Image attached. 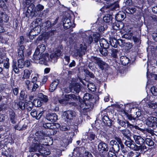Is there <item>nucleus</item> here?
I'll return each instance as SVG.
<instances>
[{"instance_id":"1","label":"nucleus","mask_w":157,"mask_h":157,"mask_svg":"<svg viewBox=\"0 0 157 157\" xmlns=\"http://www.w3.org/2000/svg\"><path fill=\"white\" fill-rule=\"evenodd\" d=\"M82 42L73 44L74 47L72 52L74 55L76 56H78L80 57L85 54L86 49V44H91L93 40L92 37L91 36H87L85 32L82 33Z\"/></svg>"},{"instance_id":"2","label":"nucleus","mask_w":157,"mask_h":157,"mask_svg":"<svg viewBox=\"0 0 157 157\" xmlns=\"http://www.w3.org/2000/svg\"><path fill=\"white\" fill-rule=\"evenodd\" d=\"M35 134L36 136L34 138L33 141V144L29 148V151H38L43 155H49L50 151L44 150L42 146L44 138V134L41 133V132H38Z\"/></svg>"},{"instance_id":"3","label":"nucleus","mask_w":157,"mask_h":157,"mask_svg":"<svg viewBox=\"0 0 157 157\" xmlns=\"http://www.w3.org/2000/svg\"><path fill=\"white\" fill-rule=\"evenodd\" d=\"M44 44H41L38 45L36 48L33 56V58L35 60H39V62L41 64L46 65L49 59V54L48 53L42 54L46 49Z\"/></svg>"},{"instance_id":"4","label":"nucleus","mask_w":157,"mask_h":157,"mask_svg":"<svg viewBox=\"0 0 157 157\" xmlns=\"http://www.w3.org/2000/svg\"><path fill=\"white\" fill-rule=\"evenodd\" d=\"M40 76L37 73L34 74H32L31 75V82L33 83L32 85L31 82L28 80H26L25 83L26 86L28 90L32 88V91H35L39 86L40 84Z\"/></svg>"},{"instance_id":"5","label":"nucleus","mask_w":157,"mask_h":157,"mask_svg":"<svg viewBox=\"0 0 157 157\" xmlns=\"http://www.w3.org/2000/svg\"><path fill=\"white\" fill-rule=\"evenodd\" d=\"M79 98V96H76L73 94H66L64 98L61 100H59L58 102L63 105H66L72 101H78Z\"/></svg>"},{"instance_id":"6","label":"nucleus","mask_w":157,"mask_h":157,"mask_svg":"<svg viewBox=\"0 0 157 157\" xmlns=\"http://www.w3.org/2000/svg\"><path fill=\"white\" fill-rule=\"evenodd\" d=\"M109 144L111 148H110L109 150L108 155L110 157H112V156L114 154V152H117L119 151L120 147L119 144H118L115 140H111Z\"/></svg>"},{"instance_id":"7","label":"nucleus","mask_w":157,"mask_h":157,"mask_svg":"<svg viewBox=\"0 0 157 157\" xmlns=\"http://www.w3.org/2000/svg\"><path fill=\"white\" fill-rule=\"evenodd\" d=\"M63 47L62 45H59L56 48L53 53H51L50 55V58L52 59H57L60 56L63 51Z\"/></svg>"},{"instance_id":"8","label":"nucleus","mask_w":157,"mask_h":157,"mask_svg":"<svg viewBox=\"0 0 157 157\" xmlns=\"http://www.w3.org/2000/svg\"><path fill=\"white\" fill-rule=\"evenodd\" d=\"M145 123L149 127H152L157 123V118L152 116H147Z\"/></svg>"},{"instance_id":"9","label":"nucleus","mask_w":157,"mask_h":157,"mask_svg":"<svg viewBox=\"0 0 157 157\" xmlns=\"http://www.w3.org/2000/svg\"><path fill=\"white\" fill-rule=\"evenodd\" d=\"M78 99V104L81 111L90 109L92 108V107L90 105V101H87V103H86L83 101H81L79 99Z\"/></svg>"},{"instance_id":"10","label":"nucleus","mask_w":157,"mask_h":157,"mask_svg":"<svg viewBox=\"0 0 157 157\" xmlns=\"http://www.w3.org/2000/svg\"><path fill=\"white\" fill-rule=\"evenodd\" d=\"M5 54L4 53H2L1 52V50H0V63H2L5 60L6 62V63H5L4 64V67L6 69L9 68V59L5 57Z\"/></svg>"},{"instance_id":"11","label":"nucleus","mask_w":157,"mask_h":157,"mask_svg":"<svg viewBox=\"0 0 157 157\" xmlns=\"http://www.w3.org/2000/svg\"><path fill=\"white\" fill-rule=\"evenodd\" d=\"M63 25L65 29H68L71 27H74L75 26V24H72L70 19L67 17L64 18L63 20Z\"/></svg>"},{"instance_id":"12","label":"nucleus","mask_w":157,"mask_h":157,"mask_svg":"<svg viewBox=\"0 0 157 157\" xmlns=\"http://www.w3.org/2000/svg\"><path fill=\"white\" fill-rule=\"evenodd\" d=\"M75 115V113L73 111L68 110L63 113V118L70 120Z\"/></svg>"},{"instance_id":"13","label":"nucleus","mask_w":157,"mask_h":157,"mask_svg":"<svg viewBox=\"0 0 157 157\" xmlns=\"http://www.w3.org/2000/svg\"><path fill=\"white\" fill-rule=\"evenodd\" d=\"M95 62L98 64L100 68L102 70L106 68L108 66V65L105 62L98 58H95Z\"/></svg>"},{"instance_id":"14","label":"nucleus","mask_w":157,"mask_h":157,"mask_svg":"<svg viewBox=\"0 0 157 157\" xmlns=\"http://www.w3.org/2000/svg\"><path fill=\"white\" fill-rule=\"evenodd\" d=\"M133 138L137 144L138 145L144 144L145 141L144 139L140 136L133 134Z\"/></svg>"},{"instance_id":"15","label":"nucleus","mask_w":157,"mask_h":157,"mask_svg":"<svg viewBox=\"0 0 157 157\" xmlns=\"http://www.w3.org/2000/svg\"><path fill=\"white\" fill-rule=\"evenodd\" d=\"M124 144L130 148L131 149L135 151L138 149V146L136 145L132 140L131 141H126Z\"/></svg>"},{"instance_id":"16","label":"nucleus","mask_w":157,"mask_h":157,"mask_svg":"<svg viewBox=\"0 0 157 157\" xmlns=\"http://www.w3.org/2000/svg\"><path fill=\"white\" fill-rule=\"evenodd\" d=\"M108 148L106 144L102 142L100 143L98 145V150L100 152L106 151H108Z\"/></svg>"},{"instance_id":"17","label":"nucleus","mask_w":157,"mask_h":157,"mask_svg":"<svg viewBox=\"0 0 157 157\" xmlns=\"http://www.w3.org/2000/svg\"><path fill=\"white\" fill-rule=\"evenodd\" d=\"M30 114L31 116L33 117H35L37 119H39L43 114V112L33 109L31 111Z\"/></svg>"},{"instance_id":"18","label":"nucleus","mask_w":157,"mask_h":157,"mask_svg":"<svg viewBox=\"0 0 157 157\" xmlns=\"http://www.w3.org/2000/svg\"><path fill=\"white\" fill-rule=\"evenodd\" d=\"M125 17V13L122 11H120L115 15V19L118 21H121Z\"/></svg>"},{"instance_id":"19","label":"nucleus","mask_w":157,"mask_h":157,"mask_svg":"<svg viewBox=\"0 0 157 157\" xmlns=\"http://www.w3.org/2000/svg\"><path fill=\"white\" fill-rule=\"evenodd\" d=\"M46 119L50 121L54 122L57 120V117L55 113H49L47 115Z\"/></svg>"},{"instance_id":"20","label":"nucleus","mask_w":157,"mask_h":157,"mask_svg":"<svg viewBox=\"0 0 157 157\" xmlns=\"http://www.w3.org/2000/svg\"><path fill=\"white\" fill-rule=\"evenodd\" d=\"M59 83V81L58 80L56 79L53 81L50 85V91L51 92L54 91L56 89Z\"/></svg>"},{"instance_id":"21","label":"nucleus","mask_w":157,"mask_h":157,"mask_svg":"<svg viewBox=\"0 0 157 157\" xmlns=\"http://www.w3.org/2000/svg\"><path fill=\"white\" fill-rule=\"evenodd\" d=\"M100 45L101 47L105 48H108L109 44L106 40L104 38L100 39L99 40Z\"/></svg>"},{"instance_id":"22","label":"nucleus","mask_w":157,"mask_h":157,"mask_svg":"<svg viewBox=\"0 0 157 157\" xmlns=\"http://www.w3.org/2000/svg\"><path fill=\"white\" fill-rule=\"evenodd\" d=\"M36 30L37 31L36 33H39L41 31L40 27L39 26H38L37 24L36 25V26L35 27H34L33 29H32L29 33V34L28 36H29V37L30 39H33L32 37H34V35H36V33L33 34V36H31V33H32V32H33V31H34L36 33L35 31Z\"/></svg>"},{"instance_id":"23","label":"nucleus","mask_w":157,"mask_h":157,"mask_svg":"<svg viewBox=\"0 0 157 157\" xmlns=\"http://www.w3.org/2000/svg\"><path fill=\"white\" fill-rule=\"evenodd\" d=\"M24 47L23 46H21L18 49V56L20 59H24Z\"/></svg>"},{"instance_id":"24","label":"nucleus","mask_w":157,"mask_h":157,"mask_svg":"<svg viewBox=\"0 0 157 157\" xmlns=\"http://www.w3.org/2000/svg\"><path fill=\"white\" fill-rule=\"evenodd\" d=\"M112 17L111 15L107 14L104 17L103 20L104 22L106 24L110 23L112 21Z\"/></svg>"},{"instance_id":"25","label":"nucleus","mask_w":157,"mask_h":157,"mask_svg":"<svg viewBox=\"0 0 157 157\" xmlns=\"http://www.w3.org/2000/svg\"><path fill=\"white\" fill-rule=\"evenodd\" d=\"M104 123L107 126H110L112 125V122L108 116H105L103 117Z\"/></svg>"},{"instance_id":"26","label":"nucleus","mask_w":157,"mask_h":157,"mask_svg":"<svg viewBox=\"0 0 157 157\" xmlns=\"http://www.w3.org/2000/svg\"><path fill=\"white\" fill-rule=\"evenodd\" d=\"M120 60L122 64L124 66L128 64L129 62V59L126 56H122L120 58Z\"/></svg>"},{"instance_id":"27","label":"nucleus","mask_w":157,"mask_h":157,"mask_svg":"<svg viewBox=\"0 0 157 157\" xmlns=\"http://www.w3.org/2000/svg\"><path fill=\"white\" fill-rule=\"evenodd\" d=\"M32 72L31 70L25 69L24 71V74L23 75V78H29Z\"/></svg>"},{"instance_id":"28","label":"nucleus","mask_w":157,"mask_h":157,"mask_svg":"<svg viewBox=\"0 0 157 157\" xmlns=\"http://www.w3.org/2000/svg\"><path fill=\"white\" fill-rule=\"evenodd\" d=\"M28 96L27 95H25V92L24 91H21L20 93L19 98L21 100H24L26 101H28Z\"/></svg>"},{"instance_id":"29","label":"nucleus","mask_w":157,"mask_h":157,"mask_svg":"<svg viewBox=\"0 0 157 157\" xmlns=\"http://www.w3.org/2000/svg\"><path fill=\"white\" fill-rule=\"evenodd\" d=\"M110 43L111 45L115 48H116L117 47V41L116 39L115 38L111 37L110 38Z\"/></svg>"},{"instance_id":"30","label":"nucleus","mask_w":157,"mask_h":157,"mask_svg":"<svg viewBox=\"0 0 157 157\" xmlns=\"http://www.w3.org/2000/svg\"><path fill=\"white\" fill-rule=\"evenodd\" d=\"M99 26L98 27V29L99 31L100 32H102L107 29V24H105L104 22L101 23L100 24H99Z\"/></svg>"},{"instance_id":"31","label":"nucleus","mask_w":157,"mask_h":157,"mask_svg":"<svg viewBox=\"0 0 157 157\" xmlns=\"http://www.w3.org/2000/svg\"><path fill=\"white\" fill-rule=\"evenodd\" d=\"M121 132L124 136L127 139H129L130 136L131 135V132L129 130L124 129Z\"/></svg>"},{"instance_id":"32","label":"nucleus","mask_w":157,"mask_h":157,"mask_svg":"<svg viewBox=\"0 0 157 157\" xmlns=\"http://www.w3.org/2000/svg\"><path fill=\"white\" fill-rule=\"evenodd\" d=\"M33 105L32 102L29 101L28 102H26L25 108L27 111H30L33 109Z\"/></svg>"},{"instance_id":"33","label":"nucleus","mask_w":157,"mask_h":157,"mask_svg":"<svg viewBox=\"0 0 157 157\" xmlns=\"http://www.w3.org/2000/svg\"><path fill=\"white\" fill-rule=\"evenodd\" d=\"M15 115V113L13 111L10 113V118L11 122L13 124L15 123L16 122Z\"/></svg>"},{"instance_id":"34","label":"nucleus","mask_w":157,"mask_h":157,"mask_svg":"<svg viewBox=\"0 0 157 157\" xmlns=\"http://www.w3.org/2000/svg\"><path fill=\"white\" fill-rule=\"evenodd\" d=\"M33 105L36 107H40L42 105L41 102L37 99H34L33 102H32Z\"/></svg>"},{"instance_id":"35","label":"nucleus","mask_w":157,"mask_h":157,"mask_svg":"<svg viewBox=\"0 0 157 157\" xmlns=\"http://www.w3.org/2000/svg\"><path fill=\"white\" fill-rule=\"evenodd\" d=\"M60 129L62 131H66L69 130L70 128L69 126L67 125L66 124L63 123L61 124Z\"/></svg>"},{"instance_id":"36","label":"nucleus","mask_w":157,"mask_h":157,"mask_svg":"<svg viewBox=\"0 0 157 157\" xmlns=\"http://www.w3.org/2000/svg\"><path fill=\"white\" fill-rule=\"evenodd\" d=\"M24 59L19 58L18 60V67L19 68H22L25 66V63L24 62Z\"/></svg>"},{"instance_id":"37","label":"nucleus","mask_w":157,"mask_h":157,"mask_svg":"<svg viewBox=\"0 0 157 157\" xmlns=\"http://www.w3.org/2000/svg\"><path fill=\"white\" fill-rule=\"evenodd\" d=\"M38 97L43 102H46L48 101V97L45 95H44L43 94L40 93L39 94Z\"/></svg>"},{"instance_id":"38","label":"nucleus","mask_w":157,"mask_h":157,"mask_svg":"<svg viewBox=\"0 0 157 157\" xmlns=\"http://www.w3.org/2000/svg\"><path fill=\"white\" fill-rule=\"evenodd\" d=\"M88 89L92 91H94L96 89V86L93 83H90L87 84Z\"/></svg>"},{"instance_id":"39","label":"nucleus","mask_w":157,"mask_h":157,"mask_svg":"<svg viewBox=\"0 0 157 157\" xmlns=\"http://www.w3.org/2000/svg\"><path fill=\"white\" fill-rule=\"evenodd\" d=\"M80 86L79 84H75L72 88V90H73L76 93H78L80 90Z\"/></svg>"},{"instance_id":"40","label":"nucleus","mask_w":157,"mask_h":157,"mask_svg":"<svg viewBox=\"0 0 157 157\" xmlns=\"http://www.w3.org/2000/svg\"><path fill=\"white\" fill-rule=\"evenodd\" d=\"M17 107L19 108L21 110H24L25 109L26 104L22 101L19 102L18 104H17Z\"/></svg>"},{"instance_id":"41","label":"nucleus","mask_w":157,"mask_h":157,"mask_svg":"<svg viewBox=\"0 0 157 157\" xmlns=\"http://www.w3.org/2000/svg\"><path fill=\"white\" fill-rule=\"evenodd\" d=\"M95 137V135L94 133L93 132H90L88 135V138L89 140L90 141H92L94 140Z\"/></svg>"},{"instance_id":"42","label":"nucleus","mask_w":157,"mask_h":157,"mask_svg":"<svg viewBox=\"0 0 157 157\" xmlns=\"http://www.w3.org/2000/svg\"><path fill=\"white\" fill-rule=\"evenodd\" d=\"M145 142L146 144L149 146H153L154 144L153 141L151 139L149 138H146L145 139Z\"/></svg>"},{"instance_id":"43","label":"nucleus","mask_w":157,"mask_h":157,"mask_svg":"<svg viewBox=\"0 0 157 157\" xmlns=\"http://www.w3.org/2000/svg\"><path fill=\"white\" fill-rule=\"evenodd\" d=\"M148 105L149 108L154 110L157 108V103L150 102L148 104Z\"/></svg>"},{"instance_id":"44","label":"nucleus","mask_w":157,"mask_h":157,"mask_svg":"<svg viewBox=\"0 0 157 157\" xmlns=\"http://www.w3.org/2000/svg\"><path fill=\"white\" fill-rule=\"evenodd\" d=\"M112 56L114 58H117V53H118L117 50L115 49H113L111 50Z\"/></svg>"},{"instance_id":"45","label":"nucleus","mask_w":157,"mask_h":157,"mask_svg":"<svg viewBox=\"0 0 157 157\" xmlns=\"http://www.w3.org/2000/svg\"><path fill=\"white\" fill-rule=\"evenodd\" d=\"M107 48H101L100 49V53L104 56H105L107 55L108 51L107 50Z\"/></svg>"},{"instance_id":"46","label":"nucleus","mask_w":157,"mask_h":157,"mask_svg":"<svg viewBox=\"0 0 157 157\" xmlns=\"http://www.w3.org/2000/svg\"><path fill=\"white\" fill-rule=\"evenodd\" d=\"M124 113L127 118L130 120H135L136 119L135 117H133L132 115L129 114L125 111H124Z\"/></svg>"},{"instance_id":"47","label":"nucleus","mask_w":157,"mask_h":157,"mask_svg":"<svg viewBox=\"0 0 157 157\" xmlns=\"http://www.w3.org/2000/svg\"><path fill=\"white\" fill-rule=\"evenodd\" d=\"M127 124V125L128 127H129L131 128V129L134 128L135 129H138V130H140V128L138 127V126L136 125L134 126L132 124H130L129 122L128 121L126 122Z\"/></svg>"},{"instance_id":"48","label":"nucleus","mask_w":157,"mask_h":157,"mask_svg":"<svg viewBox=\"0 0 157 157\" xmlns=\"http://www.w3.org/2000/svg\"><path fill=\"white\" fill-rule=\"evenodd\" d=\"M13 70L14 72L16 73H18L19 72V69L17 68V63L16 62H13V64L12 66Z\"/></svg>"},{"instance_id":"49","label":"nucleus","mask_w":157,"mask_h":157,"mask_svg":"<svg viewBox=\"0 0 157 157\" xmlns=\"http://www.w3.org/2000/svg\"><path fill=\"white\" fill-rule=\"evenodd\" d=\"M151 92L155 96H157V88L155 86L152 87L151 88Z\"/></svg>"},{"instance_id":"50","label":"nucleus","mask_w":157,"mask_h":157,"mask_svg":"<svg viewBox=\"0 0 157 157\" xmlns=\"http://www.w3.org/2000/svg\"><path fill=\"white\" fill-rule=\"evenodd\" d=\"M7 153H5V155L6 156H10L11 157L13 154V150L11 149H8L6 151Z\"/></svg>"},{"instance_id":"51","label":"nucleus","mask_w":157,"mask_h":157,"mask_svg":"<svg viewBox=\"0 0 157 157\" xmlns=\"http://www.w3.org/2000/svg\"><path fill=\"white\" fill-rule=\"evenodd\" d=\"M91 96L88 93L85 94L83 97V99L85 100H88L91 98Z\"/></svg>"},{"instance_id":"52","label":"nucleus","mask_w":157,"mask_h":157,"mask_svg":"<svg viewBox=\"0 0 157 157\" xmlns=\"http://www.w3.org/2000/svg\"><path fill=\"white\" fill-rule=\"evenodd\" d=\"M143 145L144 144L140 145V146H138V149L137 150H136V151H138L139 150H141L143 151H145V150L146 151L147 150V147L145 145Z\"/></svg>"},{"instance_id":"53","label":"nucleus","mask_w":157,"mask_h":157,"mask_svg":"<svg viewBox=\"0 0 157 157\" xmlns=\"http://www.w3.org/2000/svg\"><path fill=\"white\" fill-rule=\"evenodd\" d=\"M119 5L117 3H115L111 6L110 7V9L112 10H118L119 8Z\"/></svg>"},{"instance_id":"54","label":"nucleus","mask_w":157,"mask_h":157,"mask_svg":"<svg viewBox=\"0 0 157 157\" xmlns=\"http://www.w3.org/2000/svg\"><path fill=\"white\" fill-rule=\"evenodd\" d=\"M53 124L52 123H47L43 124V127L47 128L52 129V124Z\"/></svg>"},{"instance_id":"55","label":"nucleus","mask_w":157,"mask_h":157,"mask_svg":"<svg viewBox=\"0 0 157 157\" xmlns=\"http://www.w3.org/2000/svg\"><path fill=\"white\" fill-rule=\"evenodd\" d=\"M123 106L122 105H115V107L116 109L119 111H121L123 109L122 106Z\"/></svg>"},{"instance_id":"56","label":"nucleus","mask_w":157,"mask_h":157,"mask_svg":"<svg viewBox=\"0 0 157 157\" xmlns=\"http://www.w3.org/2000/svg\"><path fill=\"white\" fill-rule=\"evenodd\" d=\"M117 123L122 127H125L126 126L125 122L119 119H117Z\"/></svg>"},{"instance_id":"57","label":"nucleus","mask_w":157,"mask_h":157,"mask_svg":"<svg viewBox=\"0 0 157 157\" xmlns=\"http://www.w3.org/2000/svg\"><path fill=\"white\" fill-rule=\"evenodd\" d=\"M44 8L43 6L39 4L36 6V8L37 11H40L42 10Z\"/></svg>"},{"instance_id":"58","label":"nucleus","mask_w":157,"mask_h":157,"mask_svg":"<svg viewBox=\"0 0 157 157\" xmlns=\"http://www.w3.org/2000/svg\"><path fill=\"white\" fill-rule=\"evenodd\" d=\"M26 127H23L20 126L19 125H17L15 126L14 128L15 129H17L19 130H21L25 128Z\"/></svg>"},{"instance_id":"59","label":"nucleus","mask_w":157,"mask_h":157,"mask_svg":"<svg viewBox=\"0 0 157 157\" xmlns=\"http://www.w3.org/2000/svg\"><path fill=\"white\" fill-rule=\"evenodd\" d=\"M93 36H94L95 37V39H94V41L95 42H98L100 36V34L98 33H97V34L94 33L93 34Z\"/></svg>"},{"instance_id":"60","label":"nucleus","mask_w":157,"mask_h":157,"mask_svg":"<svg viewBox=\"0 0 157 157\" xmlns=\"http://www.w3.org/2000/svg\"><path fill=\"white\" fill-rule=\"evenodd\" d=\"M84 157H93V156L91 153L88 152H85L83 155Z\"/></svg>"},{"instance_id":"61","label":"nucleus","mask_w":157,"mask_h":157,"mask_svg":"<svg viewBox=\"0 0 157 157\" xmlns=\"http://www.w3.org/2000/svg\"><path fill=\"white\" fill-rule=\"evenodd\" d=\"M86 75L89 76L90 77L93 78L94 77V75L93 74L90 72L88 71H86Z\"/></svg>"},{"instance_id":"62","label":"nucleus","mask_w":157,"mask_h":157,"mask_svg":"<svg viewBox=\"0 0 157 157\" xmlns=\"http://www.w3.org/2000/svg\"><path fill=\"white\" fill-rule=\"evenodd\" d=\"M25 63V66L26 67H28L30 66V61L28 60H26L24 62Z\"/></svg>"},{"instance_id":"63","label":"nucleus","mask_w":157,"mask_h":157,"mask_svg":"<svg viewBox=\"0 0 157 157\" xmlns=\"http://www.w3.org/2000/svg\"><path fill=\"white\" fill-rule=\"evenodd\" d=\"M75 61L73 60L70 63L69 66L70 67H73L75 66Z\"/></svg>"},{"instance_id":"64","label":"nucleus","mask_w":157,"mask_h":157,"mask_svg":"<svg viewBox=\"0 0 157 157\" xmlns=\"http://www.w3.org/2000/svg\"><path fill=\"white\" fill-rule=\"evenodd\" d=\"M18 92V88H15L13 89V93L15 95H17Z\"/></svg>"}]
</instances>
